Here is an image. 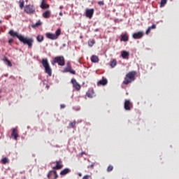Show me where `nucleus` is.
I'll use <instances>...</instances> for the list:
<instances>
[{"label":"nucleus","instance_id":"1","mask_svg":"<svg viewBox=\"0 0 179 179\" xmlns=\"http://www.w3.org/2000/svg\"><path fill=\"white\" fill-rule=\"evenodd\" d=\"M8 34H10V36H13V38H17L19 40V41L23 43L24 45H28L29 48H31L34 45V41L32 38L24 37L23 35L18 34V32H15L13 30H10L8 32Z\"/></svg>","mask_w":179,"mask_h":179},{"label":"nucleus","instance_id":"2","mask_svg":"<svg viewBox=\"0 0 179 179\" xmlns=\"http://www.w3.org/2000/svg\"><path fill=\"white\" fill-rule=\"evenodd\" d=\"M136 74V71H130L128 73H127L124 81H122V84H124V85H128L134 82Z\"/></svg>","mask_w":179,"mask_h":179},{"label":"nucleus","instance_id":"3","mask_svg":"<svg viewBox=\"0 0 179 179\" xmlns=\"http://www.w3.org/2000/svg\"><path fill=\"white\" fill-rule=\"evenodd\" d=\"M41 64H43V68H45V73H48V76H52V69L50 66L48 59H43Z\"/></svg>","mask_w":179,"mask_h":179},{"label":"nucleus","instance_id":"4","mask_svg":"<svg viewBox=\"0 0 179 179\" xmlns=\"http://www.w3.org/2000/svg\"><path fill=\"white\" fill-rule=\"evenodd\" d=\"M60 35H61L60 29H58V30L56 31L55 34L46 33L45 34L46 38H48L50 40H57V38H58V36H60Z\"/></svg>","mask_w":179,"mask_h":179},{"label":"nucleus","instance_id":"5","mask_svg":"<svg viewBox=\"0 0 179 179\" xmlns=\"http://www.w3.org/2000/svg\"><path fill=\"white\" fill-rule=\"evenodd\" d=\"M58 64L60 66H64L65 65V59L63 56H58L55 57L54 61L52 62V64Z\"/></svg>","mask_w":179,"mask_h":179},{"label":"nucleus","instance_id":"6","mask_svg":"<svg viewBox=\"0 0 179 179\" xmlns=\"http://www.w3.org/2000/svg\"><path fill=\"white\" fill-rule=\"evenodd\" d=\"M24 11L27 14H34L36 12V8H34V6L28 5L26 6Z\"/></svg>","mask_w":179,"mask_h":179},{"label":"nucleus","instance_id":"7","mask_svg":"<svg viewBox=\"0 0 179 179\" xmlns=\"http://www.w3.org/2000/svg\"><path fill=\"white\" fill-rule=\"evenodd\" d=\"M132 107H133V104L130 101V100L124 101V110H126L127 111H130Z\"/></svg>","mask_w":179,"mask_h":179},{"label":"nucleus","instance_id":"8","mask_svg":"<svg viewBox=\"0 0 179 179\" xmlns=\"http://www.w3.org/2000/svg\"><path fill=\"white\" fill-rule=\"evenodd\" d=\"M144 36V32L143 31H138L134 33L132 35V37L135 40H139L141 39Z\"/></svg>","mask_w":179,"mask_h":179},{"label":"nucleus","instance_id":"9","mask_svg":"<svg viewBox=\"0 0 179 179\" xmlns=\"http://www.w3.org/2000/svg\"><path fill=\"white\" fill-rule=\"evenodd\" d=\"M11 138H14L17 141L19 138L18 129L16 128L11 129Z\"/></svg>","mask_w":179,"mask_h":179},{"label":"nucleus","instance_id":"10","mask_svg":"<svg viewBox=\"0 0 179 179\" xmlns=\"http://www.w3.org/2000/svg\"><path fill=\"white\" fill-rule=\"evenodd\" d=\"M55 163H56V166L52 167V169H54V170H60V169H62L63 165H62V160L56 161Z\"/></svg>","mask_w":179,"mask_h":179},{"label":"nucleus","instance_id":"11","mask_svg":"<svg viewBox=\"0 0 179 179\" xmlns=\"http://www.w3.org/2000/svg\"><path fill=\"white\" fill-rule=\"evenodd\" d=\"M71 83L73 85V87L76 88V90L80 91V85L78 84V83L76 81L75 78L71 79Z\"/></svg>","mask_w":179,"mask_h":179},{"label":"nucleus","instance_id":"12","mask_svg":"<svg viewBox=\"0 0 179 179\" xmlns=\"http://www.w3.org/2000/svg\"><path fill=\"white\" fill-rule=\"evenodd\" d=\"M93 15H94V8L87 9V10H85V16L87 17H89L90 19H91L93 17Z\"/></svg>","mask_w":179,"mask_h":179},{"label":"nucleus","instance_id":"13","mask_svg":"<svg viewBox=\"0 0 179 179\" xmlns=\"http://www.w3.org/2000/svg\"><path fill=\"white\" fill-rule=\"evenodd\" d=\"M63 72L64 73H67L69 72L70 73L73 74V75H76V71L71 69V66L68 65L67 66H66V68H64V70L63 71Z\"/></svg>","mask_w":179,"mask_h":179},{"label":"nucleus","instance_id":"14","mask_svg":"<svg viewBox=\"0 0 179 179\" xmlns=\"http://www.w3.org/2000/svg\"><path fill=\"white\" fill-rule=\"evenodd\" d=\"M120 41L128 42L129 41L128 34L127 33L122 34V35H120Z\"/></svg>","mask_w":179,"mask_h":179},{"label":"nucleus","instance_id":"15","mask_svg":"<svg viewBox=\"0 0 179 179\" xmlns=\"http://www.w3.org/2000/svg\"><path fill=\"white\" fill-rule=\"evenodd\" d=\"M71 172V169L69 168H66L65 169H63V171H61L60 176H65L67 174H69Z\"/></svg>","mask_w":179,"mask_h":179},{"label":"nucleus","instance_id":"16","mask_svg":"<svg viewBox=\"0 0 179 179\" xmlns=\"http://www.w3.org/2000/svg\"><path fill=\"white\" fill-rule=\"evenodd\" d=\"M107 85V80L106 78H103L102 80H99L98 86L102 85L106 86Z\"/></svg>","mask_w":179,"mask_h":179},{"label":"nucleus","instance_id":"17","mask_svg":"<svg viewBox=\"0 0 179 179\" xmlns=\"http://www.w3.org/2000/svg\"><path fill=\"white\" fill-rule=\"evenodd\" d=\"M91 62L93 63H98L99 62V57H98V56L96 55H92L91 57Z\"/></svg>","mask_w":179,"mask_h":179},{"label":"nucleus","instance_id":"18","mask_svg":"<svg viewBox=\"0 0 179 179\" xmlns=\"http://www.w3.org/2000/svg\"><path fill=\"white\" fill-rule=\"evenodd\" d=\"M50 15H51V11L49 10H46L45 13H43V17H45V19H48Z\"/></svg>","mask_w":179,"mask_h":179},{"label":"nucleus","instance_id":"19","mask_svg":"<svg viewBox=\"0 0 179 179\" xmlns=\"http://www.w3.org/2000/svg\"><path fill=\"white\" fill-rule=\"evenodd\" d=\"M156 29V24H152L151 25V27H149L148 29H147L146 30V32H145L146 35L150 34L152 29Z\"/></svg>","mask_w":179,"mask_h":179},{"label":"nucleus","instance_id":"20","mask_svg":"<svg viewBox=\"0 0 179 179\" xmlns=\"http://www.w3.org/2000/svg\"><path fill=\"white\" fill-rule=\"evenodd\" d=\"M122 59H128V57L130 55V54L127 51H122L121 52Z\"/></svg>","mask_w":179,"mask_h":179},{"label":"nucleus","instance_id":"21","mask_svg":"<svg viewBox=\"0 0 179 179\" xmlns=\"http://www.w3.org/2000/svg\"><path fill=\"white\" fill-rule=\"evenodd\" d=\"M96 43L94 39H90L89 41H87V44L90 47H93V45Z\"/></svg>","mask_w":179,"mask_h":179},{"label":"nucleus","instance_id":"22","mask_svg":"<svg viewBox=\"0 0 179 179\" xmlns=\"http://www.w3.org/2000/svg\"><path fill=\"white\" fill-rule=\"evenodd\" d=\"M49 8H50L49 4H45L43 1V3H41V8H43V10H45V9H47Z\"/></svg>","mask_w":179,"mask_h":179},{"label":"nucleus","instance_id":"23","mask_svg":"<svg viewBox=\"0 0 179 179\" xmlns=\"http://www.w3.org/2000/svg\"><path fill=\"white\" fill-rule=\"evenodd\" d=\"M116 66H117V60L115 59H113V60L110 62V67L115 68Z\"/></svg>","mask_w":179,"mask_h":179},{"label":"nucleus","instance_id":"24","mask_svg":"<svg viewBox=\"0 0 179 179\" xmlns=\"http://www.w3.org/2000/svg\"><path fill=\"white\" fill-rule=\"evenodd\" d=\"M36 40H37V41H38V43L43 42V35L37 36Z\"/></svg>","mask_w":179,"mask_h":179},{"label":"nucleus","instance_id":"25","mask_svg":"<svg viewBox=\"0 0 179 179\" xmlns=\"http://www.w3.org/2000/svg\"><path fill=\"white\" fill-rule=\"evenodd\" d=\"M41 24H42L41 22V21H38V22H37L36 23H35V24H32V25H31V27H32V28H36V27H40Z\"/></svg>","mask_w":179,"mask_h":179},{"label":"nucleus","instance_id":"26","mask_svg":"<svg viewBox=\"0 0 179 179\" xmlns=\"http://www.w3.org/2000/svg\"><path fill=\"white\" fill-rule=\"evenodd\" d=\"M76 121L70 122L69 123V127L72 128V129H75L76 128Z\"/></svg>","mask_w":179,"mask_h":179},{"label":"nucleus","instance_id":"27","mask_svg":"<svg viewBox=\"0 0 179 179\" xmlns=\"http://www.w3.org/2000/svg\"><path fill=\"white\" fill-rule=\"evenodd\" d=\"M50 173L54 174V179L58 178V174L56 171H50Z\"/></svg>","mask_w":179,"mask_h":179},{"label":"nucleus","instance_id":"28","mask_svg":"<svg viewBox=\"0 0 179 179\" xmlns=\"http://www.w3.org/2000/svg\"><path fill=\"white\" fill-rule=\"evenodd\" d=\"M166 3H167V0H162L161 1V7H164Z\"/></svg>","mask_w":179,"mask_h":179},{"label":"nucleus","instance_id":"29","mask_svg":"<svg viewBox=\"0 0 179 179\" xmlns=\"http://www.w3.org/2000/svg\"><path fill=\"white\" fill-rule=\"evenodd\" d=\"M2 163H3V164H8V159L6 158V157L3 158V159H2Z\"/></svg>","mask_w":179,"mask_h":179},{"label":"nucleus","instance_id":"30","mask_svg":"<svg viewBox=\"0 0 179 179\" xmlns=\"http://www.w3.org/2000/svg\"><path fill=\"white\" fill-rule=\"evenodd\" d=\"M113 170V166L112 165H109L107 168V172H111Z\"/></svg>","mask_w":179,"mask_h":179},{"label":"nucleus","instance_id":"31","mask_svg":"<svg viewBox=\"0 0 179 179\" xmlns=\"http://www.w3.org/2000/svg\"><path fill=\"white\" fill-rule=\"evenodd\" d=\"M20 8H23L24 7V0H20Z\"/></svg>","mask_w":179,"mask_h":179},{"label":"nucleus","instance_id":"32","mask_svg":"<svg viewBox=\"0 0 179 179\" xmlns=\"http://www.w3.org/2000/svg\"><path fill=\"white\" fill-rule=\"evenodd\" d=\"M83 179H92V176L91 175H85L83 176Z\"/></svg>","mask_w":179,"mask_h":179},{"label":"nucleus","instance_id":"33","mask_svg":"<svg viewBox=\"0 0 179 179\" xmlns=\"http://www.w3.org/2000/svg\"><path fill=\"white\" fill-rule=\"evenodd\" d=\"M6 62L8 63V66H12V63L8 60L7 58H6Z\"/></svg>","mask_w":179,"mask_h":179},{"label":"nucleus","instance_id":"34","mask_svg":"<svg viewBox=\"0 0 179 179\" xmlns=\"http://www.w3.org/2000/svg\"><path fill=\"white\" fill-rule=\"evenodd\" d=\"M98 5L100 6H103L104 5L103 1H98Z\"/></svg>","mask_w":179,"mask_h":179},{"label":"nucleus","instance_id":"35","mask_svg":"<svg viewBox=\"0 0 179 179\" xmlns=\"http://www.w3.org/2000/svg\"><path fill=\"white\" fill-rule=\"evenodd\" d=\"M94 166H95V164L93 163L91 165H90L89 166H87V169H93Z\"/></svg>","mask_w":179,"mask_h":179},{"label":"nucleus","instance_id":"36","mask_svg":"<svg viewBox=\"0 0 179 179\" xmlns=\"http://www.w3.org/2000/svg\"><path fill=\"white\" fill-rule=\"evenodd\" d=\"M53 173H50V172H49L48 173V179H51V177H52V174Z\"/></svg>","mask_w":179,"mask_h":179},{"label":"nucleus","instance_id":"37","mask_svg":"<svg viewBox=\"0 0 179 179\" xmlns=\"http://www.w3.org/2000/svg\"><path fill=\"white\" fill-rule=\"evenodd\" d=\"M87 97L93 98V95H92L90 92L87 93Z\"/></svg>","mask_w":179,"mask_h":179},{"label":"nucleus","instance_id":"38","mask_svg":"<svg viewBox=\"0 0 179 179\" xmlns=\"http://www.w3.org/2000/svg\"><path fill=\"white\" fill-rule=\"evenodd\" d=\"M13 40L12 38L8 39V43L12 44Z\"/></svg>","mask_w":179,"mask_h":179},{"label":"nucleus","instance_id":"39","mask_svg":"<svg viewBox=\"0 0 179 179\" xmlns=\"http://www.w3.org/2000/svg\"><path fill=\"white\" fill-rule=\"evenodd\" d=\"M86 155V152H81L80 153V156H83V155Z\"/></svg>","mask_w":179,"mask_h":179},{"label":"nucleus","instance_id":"40","mask_svg":"<svg viewBox=\"0 0 179 179\" xmlns=\"http://www.w3.org/2000/svg\"><path fill=\"white\" fill-rule=\"evenodd\" d=\"M65 107H66V106H65L64 104H62V105H61V108H65Z\"/></svg>","mask_w":179,"mask_h":179},{"label":"nucleus","instance_id":"41","mask_svg":"<svg viewBox=\"0 0 179 179\" xmlns=\"http://www.w3.org/2000/svg\"><path fill=\"white\" fill-rule=\"evenodd\" d=\"M59 15H60V16H63L62 12H60V13H59Z\"/></svg>","mask_w":179,"mask_h":179},{"label":"nucleus","instance_id":"42","mask_svg":"<svg viewBox=\"0 0 179 179\" xmlns=\"http://www.w3.org/2000/svg\"><path fill=\"white\" fill-rule=\"evenodd\" d=\"M78 176H80V177H82L83 176V175H82V173H78Z\"/></svg>","mask_w":179,"mask_h":179},{"label":"nucleus","instance_id":"43","mask_svg":"<svg viewBox=\"0 0 179 179\" xmlns=\"http://www.w3.org/2000/svg\"><path fill=\"white\" fill-rule=\"evenodd\" d=\"M45 87H46V89H49L50 85H46Z\"/></svg>","mask_w":179,"mask_h":179},{"label":"nucleus","instance_id":"44","mask_svg":"<svg viewBox=\"0 0 179 179\" xmlns=\"http://www.w3.org/2000/svg\"><path fill=\"white\" fill-rule=\"evenodd\" d=\"M97 31H98V29H95V32H97Z\"/></svg>","mask_w":179,"mask_h":179},{"label":"nucleus","instance_id":"45","mask_svg":"<svg viewBox=\"0 0 179 179\" xmlns=\"http://www.w3.org/2000/svg\"><path fill=\"white\" fill-rule=\"evenodd\" d=\"M2 23V21L1 20H0V24H1Z\"/></svg>","mask_w":179,"mask_h":179},{"label":"nucleus","instance_id":"46","mask_svg":"<svg viewBox=\"0 0 179 179\" xmlns=\"http://www.w3.org/2000/svg\"><path fill=\"white\" fill-rule=\"evenodd\" d=\"M0 34H1V31H0Z\"/></svg>","mask_w":179,"mask_h":179}]
</instances>
